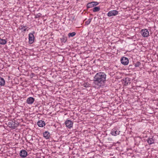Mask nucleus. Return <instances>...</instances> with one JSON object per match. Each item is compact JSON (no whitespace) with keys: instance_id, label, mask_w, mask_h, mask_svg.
I'll use <instances>...</instances> for the list:
<instances>
[{"instance_id":"nucleus-26","label":"nucleus","mask_w":158,"mask_h":158,"mask_svg":"<svg viewBox=\"0 0 158 158\" xmlns=\"http://www.w3.org/2000/svg\"><path fill=\"white\" fill-rule=\"evenodd\" d=\"M93 2V3L94 6L98 5L99 4V3L97 2Z\"/></svg>"},{"instance_id":"nucleus-23","label":"nucleus","mask_w":158,"mask_h":158,"mask_svg":"<svg viewBox=\"0 0 158 158\" xmlns=\"http://www.w3.org/2000/svg\"><path fill=\"white\" fill-rule=\"evenodd\" d=\"M92 18L89 19L87 21H86L85 22V24L86 25H89L90 22H91V21L92 20Z\"/></svg>"},{"instance_id":"nucleus-10","label":"nucleus","mask_w":158,"mask_h":158,"mask_svg":"<svg viewBox=\"0 0 158 158\" xmlns=\"http://www.w3.org/2000/svg\"><path fill=\"white\" fill-rule=\"evenodd\" d=\"M131 79L128 77H127L125 78V79H123V84L125 86H127L128 84H130Z\"/></svg>"},{"instance_id":"nucleus-20","label":"nucleus","mask_w":158,"mask_h":158,"mask_svg":"<svg viewBox=\"0 0 158 158\" xmlns=\"http://www.w3.org/2000/svg\"><path fill=\"white\" fill-rule=\"evenodd\" d=\"M26 27V26H24L23 25H21L20 26L19 28L20 30H21L22 31V32H24L27 29V28L24 29V28L25 27Z\"/></svg>"},{"instance_id":"nucleus-3","label":"nucleus","mask_w":158,"mask_h":158,"mask_svg":"<svg viewBox=\"0 0 158 158\" xmlns=\"http://www.w3.org/2000/svg\"><path fill=\"white\" fill-rule=\"evenodd\" d=\"M121 63L124 65H126L128 64L129 62L128 59L124 56L122 57L120 59Z\"/></svg>"},{"instance_id":"nucleus-8","label":"nucleus","mask_w":158,"mask_h":158,"mask_svg":"<svg viewBox=\"0 0 158 158\" xmlns=\"http://www.w3.org/2000/svg\"><path fill=\"white\" fill-rule=\"evenodd\" d=\"M19 155L22 157L25 158L27 155V152L26 150H22L20 151Z\"/></svg>"},{"instance_id":"nucleus-7","label":"nucleus","mask_w":158,"mask_h":158,"mask_svg":"<svg viewBox=\"0 0 158 158\" xmlns=\"http://www.w3.org/2000/svg\"><path fill=\"white\" fill-rule=\"evenodd\" d=\"M120 132V131H117L116 128H114L112 130L110 134L116 136L119 135Z\"/></svg>"},{"instance_id":"nucleus-24","label":"nucleus","mask_w":158,"mask_h":158,"mask_svg":"<svg viewBox=\"0 0 158 158\" xmlns=\"http://www.w3.org/2000/svg\"><path fill=\"white\" fill-rule=\"evenodd\" d=\"M41 15H42L41 13H38V14L36 15L35 16V18H39L41 16Z\"/></svg>"},{"instance_id":"nucleus-12","label":"nucleus","mask_w":158,"mask_h":158,"mask_svg":"<svg viewBox=\"0 0 158 158\" xmlns=\"http://www.w3.org/2000/svg\"><path fill=\"white\" fill-rule=\"evenodd\" d=\"M37 124L39 127H43L45 125V122L42 120L39 121L37 122Z\"/></svg>"},{"instance_id":"nucleus-9","label":"nucleus","mask_w":158,"mask_h":158,"mask_svg":"<svg viewBox=\"0 0 158 158\" xmlns=\"http://www.w3.org/2000/svg\"><path fill=\"white\" fill-rule=\"evenodd\" d=\"M29 43L30 44L33 43L34 40V36L33 34L32 33H30L29 34Z\"/></svg>"},{"instance_id":"nucleus-11","label":"nucleus","mask_w":158,"mask_h":158,"mask_svg":"<svg viewBox=\"0 0 158 158\" xmlns=\"http://www.w3.org/2000/svg\"><path fill=\"white\" fill-rule=\"evenodd\" d=\"M34 98L32 97H30L27 99L26 103L29 104H31L34 102Z\"/></svg>"},{"instance_id":"nucleus-19","label":"nucleus","mask_w":158,"mask_h":158,"mask_svg":"<svg viewBox=\"0 0 158 158\" xmlns=\"http://www.w3.org/2000/svg\"><path fill=\"white\" fill-rule=\"evenodd\" d=\"M100 10V8L99 6L94 7L93 9V12H94L99 11Z\"/></svg>"},{"instance_id":"nucleus-27","label":"nucleus","mask_w":158,"mask_h":158,"mask_svg":"<svg viewBox=\"0 0 158 158\" xmlns=\"http://www.w3.org/2000/svg\"><path fill=\"white\" fill-rule=\"evenodd\" d=\"M132 66V65L131 64V65H129V67L130 68H131V66Z\"/></svg>"},{"instance_id":"nucleus-5","label":"nucleus","mask_w":158,"mask_h":158,"mask_svg":"<svg viewBox=\"0 0 158 158\" xmlns=\"http://www.w3.org/2000/svg\"><path fill=\"white\" fill-rule=\"evenodd\" d=\"M118 11L116 10H113L109 11L107 13V16L108 17L115 16L118 14Z\"/></svg>"},{"instance_id":"nucleus-6","label":"nucleus","mask_w":158,"mask_h":158,"mask_svg":"<svg viewBox=\"0 0 158 158\" xmlns=\"http://www.w3.org/2000/svg\"><path fill=\"white\" fill-rule=\"evenodd\" d=\"M66 126L69 128H71L73 126V123L70 120H67L65 122Z\"/></svg>"},{"instance_id":"nucleus-22","label":"nucleus","mask_w":158,"mask_h":158,"mask_svg":"<svg viewBox=\"0 0 158 158\" xmlns=\"http://www.w3.org/2000/svg\"><path fill=\"white\" fill-rule=\"evenodd\" d=\"M134 64L135 67H139L140 66L141 64L140 62L137 61L136 63H135Z\"/></svg>"},{"instance_id":"nucleus-16","label":"nucleus","mask_w":158,"mask_h":158,"mask_svg":"<svg viewBox=\"0 0 158 158\" xmlns=\"http://www.w3.org/2000/svg\"><path fill=\"white\" fill-rule=\"evenodd\" d=\"M5 81L2 77H0V85L1 86H4L5 85Z\"/></svg>"},{"instance_id":"nucleus-21","label":"nucleus","mask_w":158,"mask_h":158,"mask_svg":"<svg viewBox=\"0 0 158 158\" xmlns=\"http://www.w3.org/2000/svg\"><path fill=\"white\" fill-rule=\"evenodd\" d=\"M76 35V32H73L72 33H69L68 34V37L70 38Z\"/></svg>"},{"instance_id":"nucleus-2","label":"nucleus","mask_w":158,"mask_h":158,"mask_svg":"<svg viewBox=\"0 0 158 158\" xmlns=\"http://www.w3.org/2000/svg\"><path fill=\"white\" fill-rule=\"evenodd\" d=\"M19 125V123L17 121L15 120L10 121L8 123V126L9 127L12 129H15Z\"/></svg>"},{"instance_id":"nucleus-18","label":"nucleus","mask_w":158,"mask_h":158,"mask_svg":"<svg viewBox=\"0 0 158 158\" xmlns=\"http://www.w3.org/2000/svg\"><path fill=\"white\" fill-rule=\"evenodd\" d=\"M7 43V41L4 39H2L0 38V44L5 45Z\"/></svg>"},{"instance_id":"nucleus-1","label":"nucleus","mask_w":158,"mask_h":158,"mask_svg":"<svg viewBox=\"0 0 158 158\" xmlns=\"http://www.w3.org/2000/svg\"><path fill=\"white\" fill-rule=\"evenodd\" d=\"M106 75L102 72H100L97 73L95 75L93 79V83L100 87L103 86L106 81Z\"/></svg>"},{"instance_id":"nucleus-14","label":"nucleus","mask_w":158,"mask_h":158,"mask_svg":"<svg viewBox=\"0 0 158 158\" xmlns=\"http://www.w3.org/2000/svg\"><path fill=\"white\" fill-rule=\"evenodd\" d=\"M44 137L46 139H49L50 137V135L49 132L48 131H45L43 133Z\"/></svg>"},{"instance_id":"nucleus-15","label":"nucleus","mask_w":158,"mask_h":158,"mask_svg":"<svg viewBox=\"0 0 158 158\" xmlns=\"http://www.w3.org/2000/svg\"><path fill=\"white\" fill-rule=\"evenodd\" d=\"M67 40V38L66 36L63 35L62 37L60 38V41L62 43H65Z\"/></svg>"},{"instance_id":"nucleus-4","label":"nucleus","mask_w":158,"mask_h":158,"mask_svg":"<svg viewBox=\"0 0 158 158\" xmlns=\"http://www.w3.org/2000/svg\"><path fill=\"white\" fill-rule=\"evenodd\" d=\"M141 35L144 37H147L149 35V32L147 29H142L141 31Z\"/></svg>"},{"instance_id":"nucleus-25","label":"nucleus","mask_w":158,"mask_h":158,"mask_svg":"<svg viewBox=\"0 0 158 158\" xmlns=\"http://www.w3.org/2000/svg\"><path fill=\"white\" fill-rule=\"evenodd\" d=\"M83 86L85 88H87L89 86V84L87 83H84L83 84Z\"/></svg>"},{"instance_id":"nucleus-13","label":"nucleus","mask_w":158,"mask_h":158,"mask_svg":"<svg viewBox=\"0 0 158 158\" xmlns=\"http://www.w3.org/2000/svg\"><path fill=\"white\" fill-rule=\"evenodd\" d=\"M148 144L151 145L155 143V139L152 137V138H148L147 140Z\"/></svg>"},{"instance_id":"nucleus-17","label":"nucleus","mask_w":158,"mask_h":158,"mask_svg":"<svg viewBox=\"0 0 158 158\" xmlns=\"http://www.w3.org/2000/svg\"><path fill=\"white\" fill-rule=\"evenodd\" d=\"M86 6L88 8H92L94 7V6L93 3V2H91L88 3L87 4Z\"/></svg>"}]
</instances>
